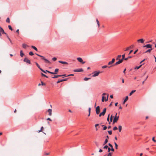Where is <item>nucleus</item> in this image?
Returning <instances> with one entry per match:
<instances>
[{"label": "nucleus", "instance_id": "30", "mask_svg": "<svg viewBox=\"0 0 156 156\" xmlns=\"http://www.w3.org/2000/svg\"><path fill=\"white\" fill-rule=\"evenodd\" d=\"M119 132H121L122 130V126H119Z\"/></svg>", "mask_w": 156, "mask_h": 156}, {"label": "nucleus", "instance_id": "63", "mask_svg": "<svg viewBox=\"0 0 156 156\" xmlns=\"http://www.w3.org/2000/svg\"><path fill=\"white\" fill-rule=\"evenodd\" d=\"M133 51V50H131L130 51V52H129V53L128 55H130L132 52Z\"/></svg>", "mask_w": 156, "mask_h": 156}, {"label": "nucleus", "instance_id": "24", "mask_svg": "<svg viewBox=\"0 0 156 156\" xmlns=\"http://www.w3.org/2000/svg\"><path fill=\"white\" fill-rule=\"evenodd\" d=\"M31 48H33L36 51H37V48L34 46L32 45L31 46Z\"/></svg>", "mask_w": 156, "mask_h": 156}, {"label": "nucleus", "instance_id": "57", "mask_svg": "<svg viewBox=\"0 0 156 156\" xmlns=\"http://www.w3.org/2000/svg\"><path fill=\"white\" fill-rule=\"evenodd\" d=\"M8 39L9 40V41L10 43L11 44H12V41L10 39L9 37H8Z\"/></svg>", "mask_w": 156, "mask_h": 156}, {"label": "nucleus", "instance_id": "5", "mask_svg": "<svg viewBox=\"0 0 156 156\" xmlns=\"http://www.w3.org/2000/svg\"><path fill=\"white\" fill-rule=\"evenodd\" d=\"M23 61L29 64H30L31 63L30 61L27 58H25L24 59Z\"/></svg>", "mask_w": 156, "mask_h": 156}, {"label": "nucleus", "instance_id": "11", "mask_svg": "<svg viewBox=\"0 0 156 156\" xmlns=\"http://www.w3.org/2000/svg\"><path fill=\"white\" fill-rule=\"evenodd\" d=\"M144 40L143 39H140L137 40V42L138 43H143L144 42Z\"/></svg>", "mask_w": 156, "mask_h": 156}, {"label": "nucleus", "instance_id": "62", "mask_svg": "<svg viewBox=\"0 0 156 156\" xmlns=\"http://www.w3.org/2000/svg\"><path fill=\"white\" fill-rule=\"evenodd\" d=\"M90 110H91V108H89L88 109V112L89 113H90Z\"/></svg>", "mask_w": 156, "mask_h": 156}, {"label": "nucleus", "instance_id": "40", "mask_svg": "<svg viewBox=\"0 0 156 156\" xmlns=\"http://www.w3.org/2000/svg\"><path fill=\"white\" fill-rule=\"evenodd\" d=\"M41 75L42 76H44V77H46V78H48V77L46 75L44 74L43 73H41Z\"/></svg>", "mask_w": 156, "mask_h": 156}, {"label": "nucleus", "instance_id": "20", "mask_svg": "<svg viewBox=\"0 0 156 156\" xmlns=\"http://www.w3.org/2000/svg\"><path fill=\"white\" fill-rule=\"evenodd\" d=\"M58 70H59V69H55V72H53L54 73H55V74H57V73L58 72Z\"/></svg>", "mask_w": 156, "mask_h": 156}, {"label": "nucleus", "instance_id": "46", "mask_svg": "<svg viewBox=\"0 0 156 156\" xmlns=\"http://www.w3.org/2000/svg\"><path fill=\"white\" fill-rule=\"evenodd\" d=\"M113 63L112 62V61H110L109 62H108V65H110L111 64H113Z\"/></svg>", "mask_w": 156, "mask_h": 156}, {"label": "nucleus", "instance_id": "8", "mask_svg": "<svg viewBox=\"0 0 156 156\" xmlns=\"http://www.w3.org/2000/svg\"><path fill=\"white\" fill-rule=\"evenodd\" d=\"M96 113L97 114H99L100 112V107L98 106L96 108Z\"/></svg>", "mask_w": 156, "mask_h": 156}, {"label": "nucleus", "instance_id": "14", "mask_svg": "<svg viewBox=\"0 0 156 156\" xmlns=\"http://www.w3.org/2000/svg\"><path fill=\"white\" fill-rule=\"evenodd\" d=\"M112 66H108L106 65H105V66H102V69H105V68H107V67H108V68H110V67H111Z\"/></svg>", "mask_w": 156, "mask_h": 156}, {"label": "nucleus", "instance_id": "22", "mask_svg": "<svg viewBox=\"0 0 156 156\" xmlns=\"http://www.w3.org/2000/svg\"><path fill=\"white\" fill-rule=\"evenodd\" d=\"M135 91L136 90H132L129 93V96H131Z\"/></svg>", "mask_w": 156, "mask_h": 156}, {"label": "nucleus", "instance_id": "50", "mask_svg": "<svg viewBox=\"0 0 156 156\" xmlns=\"http://www.w3.org/2000/svg\"><path fill=\"white\" fill-rule=\"evenodd\" d=\"M112 153L111 152H109L107 155V156H112Z\"/></svg>", "mask_w": 156, "mask_h": 156}, {"label": "nucleus", "instance_id": "31", "mask_svg": "<svg viewBox=\"0 0 156 156\" xmlns=\"http://www.w3.org/2000/svg\"><path fill=\"white\" fill-rule=\"evenodd\" d=\"M99 125L98 124H96L95 125V128H96V131H97L98 130V129L97 128V127Z\"/></svg>", "mask_w": 156, "mask_h": 156}, {"label": "nucleus", "instance_id": "4", "mask_svg": "<svg viewBox=\"0 0 156 156\" xmlns=\"http://www.w3.org/2000/svg\"><path fill=\"white\" fill-rule=\"evenodd\" d=\"M1 33L2 34H6L4 32V30L2 29V28L1 27H0V37L2 36Z\"/></svg>", "mask_w": 156, "mask_h": 156}, {"label": "nucleus", "instance_id": "17", "mask_svg": "<svg viewBox=\"0 0 156 156\" xmlns=\"http://www.w3.org/2000/svg\"><path fill=\"white\" fill-rule=\"evenodd\" d=\"M128 99V96H127L126 97V98L123 102V104H124L126 102Z\"/></svg>", "mask_w": 156, "mask_h": 156}, {"label": "nucleus", "instance_id": "48", "mask_svg": "<svg viewBox=\"0 0 156 156\" xmlns=\"http://www.w3.org/2000/svg\"><path fill=\"white\" fill-rule=\"evenodd\" d=\"M112 119H113V118H112V115H111V117H110V122H112Z\"/></svg>", "mask_w": 156, "mask_h": 156}, {"label": "nucleus", "instance_id": "35", "mask_svg": "<svg viewBox=\"0 0 156 156\" xmlns=\"http://www.w3.org/2000/svg\"><path fill=\"white\" fill-rule=\"evenodd\" d=\"M114 144H115V148L116 149H118V145H117V144L115 142H114Z\"/></svg>", "mask_w": 156, "mask_h": 156}, {"label": "nucleus", "instance_id": "41", "mask_svg": "<svg viewBox=\"0 0 156 156\" xmlns=\"http://www.w3.org/2000/svg\"><path fill=\"white\" fill-rule=\"evenodd\" d=\"M29 55L32 56L34 55V54L32 52L30 51L29 53Z\"/></svg>", "mask_w": 156, "mask_h": 156}, {"label": "nucleus", "instance_id": "49", "mask_svg": "<svg viewBox=\"0 0 156 156\" xmlns=\"http://www.w3.org/2000/svg\"><path fill=\"white\" fill-rule=\"evenodd\" d=\"M108 132L109 134L111 135L112 134V131H108Z\"/></svg>", "mask_w": 156, "mask_h": 156}, {"label": "nucleus", "instance_id": "34", "mask_svg": "<svg viewBox=\"0 0 156 156\" xmlns=\"http://www.w3.org/2000/svg\"><path fill=\"white\" fill-rule=\"evenodd\" d=\"M90 79V78L85 77L84 79V80L85 81H87Z\"/></svg>", "mask_w": 156, "mask_h": 156}, {"label": "nucleus", "instance_id": "59", "mask_svg": "<svg viewBox=\"0 0 156 156\" xmlns=\"http://www.w3.org/2000/svg\"><path fill=\"white\" fill-rule=\"evenodd\" d=\"M108 152H109L111 150V149H110L109 147H108Z\"/></svg>", "mask_w": 156, "mask_h": 156}, {"label": "nucleus", "instance_id": "38", "mask_svg": "<svg viewBox=\"0 0 156 156\" xmlns=\"http://www.w3.org/2000/svg\"><path fill=\"white\" fill-rule=\"evenodd\" d=\"M121 63V62H120V61L119 60L117 62H116L115 63V65H117Z\"/></svg>", "mask_w": 156, "mask_h": 156}, {"label": "nucleus", "instance_id": "60", "mask_svg": "<svg viewBox=\"0 0 156 156\" xmlns=\"http://www.w3.org/2000/svg\"><path fill=\"white\" fill-rule=\"evenodd\" d=\"M40 70H41L43 72H44V73H46V72H45V71H44V70H43L41 68Z\"/></svg>", "mask_w": 156, "mask_h": 156}, {"label": "nucleus", "instance_id": "23", "mask_svg": "<svg viewBox=\"0 0 156 156\" xmlns=\"http://www.w3.org/2000/svg\"><path fill=\"white\" fill-rule=\"evenodd\" d=\"M36 54V55H37V56H39V57H41V58H42V59H43L44 60V59H45V58H44V57L43 56H41V55H38V54Z\"/></svg>", "mask_w": 156, "mask_h": 156}, {"label": "nucleus", "instance_id": "13", "mask_svg": "<svg viewBox=\"0 0 156 156\" xmlns=\"http://www.w3.org/2000/svg\"><path fill=\"white\" fill-rule=\"evenodd\" d=\"M48 115L50 116L52 115V110L51 109H49L48 110Z\"/></svg>", "mask_w": 156, "mask_h": 156}, {"label": "nucleus", "instance_id": "36", "mask_svg": "<svg viewBox=\"0 0 156 156\" xmlns=\"http://www.w3.org/2000/svg\"><path fill=\"white\" fill-rule=\"evenodd\" d=\"M94 143L95 144V145H96L97 146V147H98L99 146V143L98 142H97V141H95L94 142Z\"/></svg>", "mask_w": 156, "mask_h": 156}, {"label": "nucleus", "instance_id": "52", "mask_svg": "<svg viewBox=\"0 0 156 156\" xmlns=\"http://www.w3.org/2000/svg\"><path fill=\"white\" fill-rule=\"evenodd\" d=\"M57 58L55 57H54L52 58V60L54 61H55L56 60Z\"/></svg>", "mask_w": 156, "mask_h": 156}, {"label": "nucleus", "instance_id": "51", "mask_svg": "<svg viewBox=\"0 0 156 156\" xmlns=\"http://www.w3.org/2000/svg\"><path fill=\"white\" fill-rule=\"evenodd\" d=\"M109 115H110L109 114L108 116L107 119V120L108 121H109Z\"/></svg>", "mask_w": 156, "mask_h": 156}, {"label": "nucleus", "instance_id": "15", "mask_svg": "<svg viewBox=\"0 0 156 156\" xmlns=\"http://www.w3.org/2000/svg\"><path fill=\"white\" fill-rule=\"evenodd\" d=\"M59 63H60L63 64H67L68 63L67 62H64L62 61H59L58 62Z\"/></svg>", "mask_w": 156, "mask_h": 156}, {"label": "nucleus", "instance_id": "10", "mask_svg": "<svg viewBox=\"0 0 156 156\" xmlns=\"http://www.w3.org/2000/svg\"><path fill=\"white\" fill-rule=\"evenodd\" d=\"M83 71V69H75L73 70L74 72H81Z\"/></svg>", "mask_w": 156, "mask_h": 156}, {"label": "nucleus", "instance_id": "19", "mask_svg": "<svg viewBox=\"0 0 156 156\" xmlns=\"http://www.w3.org/2000/svg\"><path fill=\"white\" fill-rule=\"evenodd\" d=\"M44 60L45 61V63H49V64H50V62L48 60H47V59L45 58L44 59Z\"/></svg>", "mask_w": 156, "mask_h": 156}, {"label": "nucleus", "instance_id": "2", "mask_svg": "<svg viewBox=\"0 0 156 156\" xmlns=\"http://www.w3.org/2000/svg\"><path fill=\"white\" fill-rule=\"evenodd\" d=\"M101 73V72L99 71H94L93 73V75L92 76L93 77H96L98 76L99 75V74Z\"/></svg>", "mask_w": 156, "mask_h": 156}, {"label": "nucleus", "instance_id": "47", "mask_svg": "<svg viewBox=\"0 0 156 156\" xmlns=\"http://www.w3.org/2000/svg\"><path fill=\"white\" fill-rule=\"evenodd\" d=\"M118 128L116 126H115L113 128V129L114 130H115L117 129Z\"/></svg>", "mask_w": 156, "mask_h": 156}, {"label": "nucleus", "instance_id": "37", "mask_svg": "<svg viewBox=\"0 0 156 156\" xmlns=\"http://www.w3.org/2000/svg\"><path fill=\"white\" fill-rule=\"evenodd\" d=\"M46 71L49 73H51V74H54L55 73H54L53 72H50V71L47 70H46Z\"/></svg>", "mask_w": 156, "mask_h": 156}, {"label": "nucleus", "instance_id": "18", "mask_svg": "<svg viewBox=\"0 0 156 156\" xmlns=\"http://www.w3.org/2000/svg\"><path fill=\"white\" fill-rule=\"evenodd\" d=\"M24 55V53H23L22 50H21L20 51V56L21 57H22Z\"/></svg>", "mask_w": 156, "mask_h": 156}, {"label": "nucleus", "instance_id": "53", "mask_svg": "<svg viewBox=\"0 0 156 156\" xmlns=\"http://www.w3.org/2000/svg\"><path fill=\"white\" fill-rule=\"evenodd\" d=\"M107 128V127L106 126H104V127H103V130H106Z\"/></svg>", "mask_w": 156, "mask_h": 156}, {"label": "nucleus", "instance_id": "58", "mask_svg": "<svg viewBox=\"0 0 156 156\" xmlns=\"http://www.w3.org/2000/svg\"><path fill=\"white\" fill-rule=\"evenodd\" d=\"M138 51V49H137V50H135V51H134L133 54H136V53L137 52V51Z\"/></svg>", "mask_w": 156, "mask_h": 156}, {"label": "nucleus", "instance_id": "55", "mask_svg": "<svg viewBox=\"0 0 156 156\" xmlns=\"http://www.w3.org/2000/svg\"><path fill=\"white\" fill-rule=\"evenodd\" d=\"M111 61L113 63H114V62L115 61V58H113L112 59V61Z\"/></svg>", "mask_w": 156, "mask_h": 156}, {"label": "nucleus", "instance_id": "21", "mask_svg": "<svg viewBox=\"0 0 156 156\" xmlns=\"http://www.w3.org/2000/svg\"><path fill=\"white\" fill-rule=\"evenodd\" d=\"M22 46L23 48H26L27 47H28V46L25 44H22Z\"/></svg>", "mask_w": 156, "mask_h": 156}, {"label": "nucleus", "instance_id": "39", "mask_svg": "<svg viewBox=\"0 0 156 156\" xmlns=\"http://www.w3.org/2000/svg\"><path fill=\"white\" fill-rule=\"evenodd\" d=\"M122 59L123 60L124 59L125 60V54H124L122 55Z\"/></svg>", "mask_w": 156, "mask_h": 156}, {"label": "nucleus", "instance_id": "25", "mask_svg": "<svg viewBox=\"0 0 156 156\" xmlns=\"http://www.w3.org/2000/svg\"><path fill=\"white\" fill-rule=\"evenodd\" d=\"M152 50V48H151V49H149L148 50H147V51H146L145 52V53H147V52H150Z\"/></svg>", "mask_w": 156, "mask_h": 156}, {"label": "nucleus", "instance_id": "3", "mask_svg": "<svg viewBox=\"0 0 156 156\" xmlns=\"http://www.w3.org/2000/svg\"><path fill=\"white\" fill-rule=\"evenodd\" d=\"M106 108H104L103 109V110L102 112L99 115V116L100 117L101 116V115H104L105 114V113H106Z\"/></svg>", "mask_w": 156, "mask_h": 156}, {"label": "nucleus", "instance_id": "6", "mask_svg": "<svg viewBox=\"0 0 156 156\" xmlns=\"http://www.w3.org/2000/svg\"><path fill=\"white\" fill-rule=\"evenodd\" d=\"M77 60L79 62L82 63V64H83L85 63V62H83V59L81 58H80V57L77 58Z\"/></svg>", "mask_w": 156, "mask_h": 156}, {"label": "nucleus", "instance_id": "16", "mask_svg": "<svg viewBox=\"0 0 156 156\" xmlns=\"http://www.w3.org/2000/svg\"><path fill=\"white\" fill-rule=\"evenodd\" d=\"M61 76H61V75H55V76H52V78H58V77H61Z\"/></svg>", "mask_w": 156, "mask_h": 156}, {"label": "nucleus", "instance_id": "43", "mask_svg": "<svg viewBox=\"0 0 156 156\" xmlns=\"http://www.w3.org/2000/svg\"><path fill=\"white\" fill-rule=\"evenodd\" d=\"M8 27L9 30H12V27L10 25H9Z\"/></svg>", "mask_w": 156, "mask_h": 156}, {"label": "nucleus", "instance_id": "28", "mask_svg": "<svg viewBox=\"0 0 156 156\" xmlns=\"http://www.w3.org/2000/svg\"><path fill=\"white\" fill-rule=\"evenodd\" d=\"M108 140H107V139H105V141L103 143V145H105L106 144V143L108 142Z\"/></svg>", "mask_w": 156, "mask_h": 156}, {"label": "nucleus", "instance_id": "1", "mask_svg": "<svg viewBox=\"0 0 156 156\" xmlns=\"http://www.w3.org/2000/svg\"><path fill=\"white\" fill-rule=\"evenodd\" d=\"M106 95V94L105 93H103L102 94V98L101 101H102L103 102L105 101H108V94H107V98H106V97L105 96V95Z\"/></svg>", "mask_w": 156, "mask_h": 156}, {"label": "nucleus", "instance_id": "45", "mask_svg": "<svg viewBox=\"0 0 156 156\" xmlns=\"http://www.w3.org/2000/svg\"><path fill=\"white\" fill-rule=\"evenodd\" d=\"M108 147V146L107 145L105 146L103 148L105 149H107Z\"/></svg>", "mask_w": 156, "mask_h": 156}, {"label": "nucleus", "instance_id": "56", "mask_svg": "<svg viewBox=\"0 0 156 156\" xmlns=\"http://www.w3.org/2000/svg\"><path fill=\"white\" fill-rule=\"evenodd\" d=\"M152 140L154 141V142H156V140L154 139V137H153V138H152Z\"/></svg>", "mask_w": 156, "mask_h": 156}, {"label": "nucleus", "instance_id": "44", "mask_svg": "<svg viewBox=\"0 0 156 156\" xmlns=\"http://www.w3.org/2000/svg\"><path fill=\"white\" fill-rule=\"evenodd\" d=\"M41 85L42 86H45L46 85L45 83H44L42 81L41 82Z\"/></svg>", "mask_w": 156, "mask_h": 156}, {"label": "nucleus", "instance_id": "33", "mask_svg": "<svg viewBox=\"0 0 156 156\" xmlns=\"http://www.w3.org/2000/svg\"><path fill=\"white\" fill-rule=\"evenodd\" d=\"M132 57L131 56H128L127 58H125V60H126V61L128 59L131 58Z\"/></svg>", "mask_w": 156, "mask_h": 156}, {"label": "nucleus", "instance_id": "64", "mask_svg": "<svg viewBox=\"0 0 156 156\" xmlns=\"http://www.w3.org/2000/svg\"><path fill=\"white\" fill-rule=\"evenodd\" d=\"M111 151H114V149L113 148V147H112V148H111Z\"/></svg>", "mask_w": 156, "mask_h": 156}, {"label": "nucleus", "instance_id": "61", "mask_svg": "<svg viewBox=\"0 0 156 156\" xmlns=\"http://www.w3.org/2000/svg\"><path fill=\"white\" fill-rule=\"evenodd\" d=\"M121 56H122L121 55H119L117 57H118V58L119 59L121 57Z\"/></svg>", "mask_w": 156, "mask_h": 156}, {"label": "nucleus", "instance_id": "32", "mask_svg": "<svg viewBox=\"0 0 156 156\" xmlns=\"http://www.w3.org/2000/svg\"><path fill=\"white\" fill-rule=\"evenodd\" d=\"M63 80H58L57 82V83H59L61 82H63Z\"/></svg>", "mask_w": 156, "mask_h": 156}, {"label": "nucleus", "instance_id": "27", "mask_svg": "<svg viewBox=\"0 0 156 156\" xmlns=\"http://www.w3.org/2000/svg\"><path fill=\"white\" fill-rule=\"evenodd\" d=\"M96 22L97 23V24L98 25V27H100V24H99V21L98 20V19H96Z\"/></svg>", "mask_w": 156, "mask_h": 156}, {"label": "nucleus", "instance_id": "7", "mask_svg": "<svg viewBox=\"0 0 156 156\" xmlns=\"http://www.w3.org/2000/svg\"><path fill=\"white\" fill-rule=\"evenodd\" d=\"M119 116H118L117 117H115L113 120V123L116 122L119 119Z\"/></svg>", "mask_w": 156, "mask_h": 156}, {"label": "nucleus", "instance_id": "29", "mask_svg": "<svg viewBox=\"0 0 156 156\" xmlns=\"http://www.w3.org/2000/svg\"><path fill=\"white\" fill-rule=\"evenodd\" d=\"M142 66V65H140V66H136L135 68H134V69H139L141 67V66Z\"/></svg>", "mask_w": 156, "mask_h": 156}, {"label": "nucleus", "instance_id": "9", "mask_svg": "<svg viewBox=\"0 0 156 156\" xmlns=\"http://www.w3.org/2000/svg\"><path fill=\"white\" fill-rule=\"evenodd\" d=\"M144 47H146L147 48H150L151 49L152 48V45L150 44H147L144 46Z\"/></svg>", "mask_w": 156, "mask_h": 156}, {"label": "nucleus", "instance_id": "42", "mask_svg": "<svg viewBox=\"0 0 156 156\" xmlns=\"http://www.w3.org/2000/svg\"><path fill=\"white\" fill-rule=\"evenodd\" d=\"M6 22L8 23H9L10 20L9 17L7 18L6 20Z\"/></svg>", "mask_w": 156, "mask_h": 156}, {"label": "nucleus", "instance_id": "54", "mask_svg": "<svg viewBox=\"0 0 156 156\" xmlns=\"http://www.w3.org/2000/svg\"><path fill=\"white\" fill-rule=\"evenodd\" d=\"M108 145L111 147V148H112L113 147V146H112V145L110 144V143H109L108 144Z\"/></svg>", "mask_w": 156, "mask_h": 156}, {"label": "nucleus", "instance_id": "12", "mask_svg": "<svg viewBox=\"0 0 156 156\" xmlns=\"http://www.w3.org/2000/svg\"><path fill=\"white\" fill-rule=\"evenodd\" d=\"M134 47V45H131V46L129 47H127L126 50H125V51H128V50H129V49H132V48H133V47Z\"/></svg>", "mask_w": 156, "mask_h": 156}, {"label": "nucleus", "instance_id": "26", "mask_svg": "<svg viewBox=\"0 0 156 156\" xmlns=\"http://www.w3.org/2000/svg\"><path fill=\"white\" fill-rule=\"evenodd\" d=\"M35 64L37 66L38 68L40 69L41 68L40 67V66L39 65V64L37 62H35Z\"/></svg>", "mask_w": 156, "mask_h": 156}]
</instances>
